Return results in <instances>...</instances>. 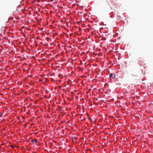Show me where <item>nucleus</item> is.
Wrapping results in <instances>:
<instances>
[{"label":"nucleus","mask_w":153,"mask_h":153,"mask_svg":"<svg viewBox=\"0 0 153 153\" xmlns=\"http://www.w3.org/2000/svg\"><path fill=\"white\" fill-rule=\"evenodd\" d=\"M38 142V140L36 139H33L32 140H31V142L33 143H36Z\"/></svg>","instance_id":"obj_1"},{"label":"nucleus","mask_w":153,"mask_h":153,"mask_svg":"<svg viewBox=\"0 0 153 153\" xmlns=\"http://www.w3.org/2000/svg\"><path fill=\"white\" fill-rule=\"evenodd\" d=\"M113 75L112 74H111L110 75H109V76L110 77H113Z\"/></svg>","instance_id":"obj_2"},{"label":"nucleus","mask_w":153,"mask_h":153,"mask_svg":"<svg viewBox=\"0 0 153 153\" xmlns=\"http://www.w3.org/2000/svg\"><path fill=\"white\" fill-rule=\"evenodd\" d=\"M2 114H1L0 112V117H1L2 116Z\"/></svg>","instance_id":"obj_3"},{"label":"nucleus","mask_w":153,"mask_h":153,"mask_svg":"<svg viewBox=\"0 0 153 153\" xmlns=\"http://www.w3.org/2000/svg\"><path fill=\"white\" fill-rule=\"evenodd\" d=\"M44 56L43 55V54H41V56H42H42Z\"/></svg>","instance_id":"obj_4"},{"label":"nucleus","mask_w":153,"mask_h":153,"mask_svg":"<svg viewBox=\"0 0 153 153\" xmlns=\"http://www.w3.org/2000/svg\"><path fill=\"white\" fill-rule=\"evenodd\" d=\"M43 76H44L43 75L41 74L40 75V76L41 77H42Z\"/></svg>","instance_id":"obj_5"},{"label":"nucleus","mask_w":153,"mask_h":153,"mask_svg":"<svg viewBox=\"0 0 153 153\" xmlns=\"http://www.w3.org/2000/svg\"><path fill=\"white\" fill-rule=\"evenodd\" d=\"M43 28L42 27V28H41V30H43Z\"/></svg>","instance_id":"obj_6"},{"label":"nucleus","mask_w":153,"mask_h":153,"mask_svg":"<svg viewBox=\"0 0 153 153\" xmlns=\"http://www.w3.org/2000/svg\"><path fill=\"white\" fill-rule=\"evenodd\" d=\"M51 80H52V81H53V78H51Z\"/></svg>","instance_id":"obj_7"},{"label":"nucleus","mask_w":153,"mask_h":153,"mask_svg":"<svg viewBox=\"0 0 153 153\" xmlns=\"http://www.w3.org/2000/svg\"><path fill=\"white\" fill-rule=\"evenodd\" d=\"M39 80L40 81H42V80L41 79H39Z\"/></svg>","instance_id":"obj_8"},{"label":"nucleus","mask_w":153,"mask_h":153,"mask_svg":"<svg viewBox=\"0 0 153 153\" xmlns=\"http://www.w3.org/2000/svg\"><path fill=\"white\" fill-rule=\"evenodd\" d=\"M40 110L41 111L42 110L41 108H40Z\"/></svg>","instance_id":"obj_9"},{"label":"nucleus","mask_w":153,"mask_h":153,"mask_svg":"<svg viewBox=\"0 0 153 153\" xmlns=\"http://www.w3.org/2000/svg\"><path fill=\"white\" fill-rule=\"evenodd\" d=\"M39 30H40V29L39 27Z\"/></svg>","instance_id":"obj_10"}]
</instances>
